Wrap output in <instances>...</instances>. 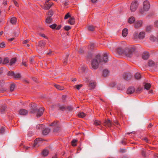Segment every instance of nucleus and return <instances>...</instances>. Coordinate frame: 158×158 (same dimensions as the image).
<instances>
[{
    "label": "nucleus",
    "mask_w": 158,
    "mask_h": 158,
    "mask_svg": "<svg viewBox=\"0 0 158 158\" xmlns=\"http://www.w3.org/2000/svg\"><path fill=\"white\" fill-rule=\"evenodd\" d=\"M108 53L106 52L103 54V56H101L98 55L95 56L91 62V66L94 69H97L99 64H103L106 63L108 60Z\"/></svg>",
    "instance_id": "nucleus-1"
},
{
    "label": "nucleus",
    "mask_w": 158,
    "mask_h": 158,
    "mask_svg": "<svg viewBox=\"0 0 158 158\" xmlns=\"http://www.w3.org/2000/svg\"><path fill=\"white\" fill-rule=\"evenodd\" d=\"M135 50L134 47H130L126 48L124 49V55L127 57H131Z\"/></svg>",
    "instance_id": "nucleus-2"
},
{
    "label": "nucleus",
    "mask_w": 158,
    "mask_h": 158,
    "mask_svg": "<svg viewBox=\"0 0 158 158\" xmlns=\"http://www.w3.org/2000/svg\"><path fill=\"white\" fill-rule=\"evenodd\" d=\"M50 126L54 127V131L57 132L60 130V127L57 121H54L50 125Z\"/></svg>",
    "instance_id": "nucleus-3"
},
{
    "label": "nucleus",
    "mask_w": 158,
    "mask_h": 158,
    "mask_svg": "<svg viewBox=\"0 0 158 158\" xmlns=\"http://www.w3.org/2000/svg\"><path fill=\"white\" fill-rule=\"evenodd\" d=\"M138 4L137 1H135L131 3L130 6V10L131 12H134L137 9Z\"/></svg>",
    "instance_id": "nucleus-4"
},
{
    "label": "nucleus",
    "mask_w": 158,
    "mask_h": 158,
    "mask_svg": "<svg viewBox=\"0 0 158 158\" xmlns=\"http://www.w3.org/2000/svg\"><path fill=\"white\" fill-rule=\"evenodd\" d=\"M37 105L35 103H33L31 105L30 112L31 114L35 113L37 112Z\"/></svg>",
    "instance_id": "nucleus-5"
},
{
    "label": "nucleus",
    "mask_w": 158,
    "mask_h": 158,
    "mask_svg": "<svg viewBox=\"0 0 158 158\" xmlns=\"http://www.w3.org/2000/svg\"><path fill=\"white\" fill-rule=\"evenodd\" d=\"M150 8L149 2L148 1H145L143 3V8L145 11H148Z\"/></svg>",
    "instance_id": "nucleus-6"
},
{
    "label": "nucleus",
    "mask_w": 158,
    "mask_h": 158,
    "mask_svg": "<svg viewBox=\"0 0 158 158\" xmlns=\"http://www.w3.org/2000/svg\"><path fill=\"white\" fill-rule=\"evenodd\" d=\"M113 123L109 119L107 120H105L104 122V125L109 127H110L113 125Z\"/></svg>",
    "instance_id": "nucleus-7"
},
{
    "label": "nucleus",
    "mask_w": 158,
    "mask_h": 158,
    "mask_svg": "<svg viewBox=\"0 0 158 158\" xmlns=\"http://www.w3.org/2000/svg\"><path fill=\"white\" fill-rule=\"evenodd\" d=\"M46 44V42L43 40H40L39 41L37 45L39 47L41 48H43Z\"/></svg>",
    "instance_id": "nucleus-8"
},
{
    "label": "nucleus",
    "mask_w": 158,
    "mask_h": 158,
    "mask_svg": "<svg viewBox=\"0 0 158 158\" xmlns=\"http://www.w3.org/2000/svg\"><path fill=\"white\" fill-rule=\"evenodd\" d=\"M44 111V109L43 107L40 108L37 112L36 115L37 117H39L41 116L43 114Z\"/></svg>",
    "instance_id": "nucleus-9"
},
{
    "label": "nucleus",
    "mask_w": 158,
    "mask_h": 158,
    "mask_svg": "<svg viewBox=\"0 0 158 158\" xmlns=\"http://www.w3.org/2000/svg\"><path fill=\"white\" fill-rule=\"evenodd\" d=\"M142 24V21L140 20L136 21L135 23V27L136 28H138L141 27Z\"/></svg>",
    "instance_id": "nucleus-10"
},
{
    "label": "nucleus",
    "mask_w": 158,
    "mask_h": 158,
    "mask_svg": "<svg viewBox=\"0 0 158 158\" xmlns=\"http://www.w3.org/2000/svg\"><path fill=\"white\" fill-rule=\"evenodd\" d=\"M40 139L38 138L36 139L34 141V143L33 146V148H36L39 146V144L40 143Z\"/></svg>",
    "instance_id": "nucleus-11"
},
{
    "label": "nucleus",
    "mask_w": 158,
    "mask_h": 158,
    "mask_svg": "<svg viewBox=\"0 0 158 158\" xmlns=\"http://www.w3.org/2000/svg\"><path fill=\"white\" fill-rule=\"evenodd\" d=\"M123 78L125 80H128L131 78V75L128 73H124L123 75Z\"/></svg>",
    "instance_id": "nucleus-12"
},
{
    "label": "nucleus",
    "mask_w": 158,
    "mask_h": 158,
    "mask_svg": "<svg viewBox=\"0 0 158 158\" xmlns=\"http://www.w3.org/2000/svg\"><path fill=\"white\" fill-rule=\"evenodd\" d=\"M135 91V89L133 87H129L127 90V93L128 94H131Z\"/></svg>",
    "instance_id": "nucleus-13"
},
{
    "label": "nucleus",
    "mask_w": 158,
    "mask_h": 158,
    "mask_svg": "<svg viewBox=\"0 0 158 158\" xmlns=\"http://www.w3.org/2000/svg\"><path fill=\"white\" fill-rule=\"evenodd\" d=\"M27 110L23 109H21L19 111V114L20 115H25L27 114Z\"/></svg>",
    "instance_id": "nucleus-14"
},
{
    "label": "nucleus",
    "mask_w": 158,
    "mask_h": 158,
    "mask_svg": "<svg viewBox=\"0 0 158 158\" xmlns=\"http://www.w3.org/2000/svg\"><path fill=\"white\" fill-rule=\"evenodd\" d=\"M145 33L142 31L140 32L138 34V38L140 40L143 39L145 37Z\"/></svg>",
    "instance_id": "nucleus-15"
},
{
    "label": "nucleus",
    "mask_w": 158,
    "mask_h": 158,
    "mask_svg": "<svg viewBox=\"0 0 158 158\" xmlns=\"http://www.w3.org/2000/svg\"><path fill=\"white\" fill-rule=\"evenodd\" d=\"M149 56V53L148 52H144L143 54L142 58L144 60H147Z\"/></svg>",
    "instance_id": "nucleus-16"
},
{
    "label": "nucleus",
    "mask_w": 158,
    "mask_h": 158,
    "mask_svg": "<svg viewBox=\"0 0 158 158\" xmlns=\"http://www.w3.org/2000/svg\"><path fill=\"white\" fill-rule=\"evenodd\" d=\"M89 87L91 88V89H94L96 83L93 81H90L89 82Z\"/></svg>",
    "instance_id": "nucleus-17"
},
{
    "label": "nucleus",
    "mask_w": 158,
    "mask_h": 158,
    "mask_svg": "<svg viewBox=\"0 0 158 158\" xmlns=\"http://www.w3.org/2000/svg\"><path fill=\"white\" fill-rule=\"evenodd\" d=\"M47 3L46 2H45L44 3V5L45 6L46 10H48L50 8L53 3L51 2H49L48 4H47Z\"/></svg>",
    "instance_id": "nucleus-18"
},
{
    "label": "nucleus",
    "mask_w": 158,
    "mask_h": 158,
    "mask_svg": "<svg viewBox=\"0 0 158 158\" xmlns=\"http://www.w3.org/2000/svg\"><path fill=\"white\" fill-rule=\"evenodd\" d=\"M117 52L120 55H124V50L121 48H118L117 49Z\"/></svg>",
    "instance_id": "nucleus-19"
},
{
    "label": "nucleus",
    "mask_w": 158,
    "mask_h": 158,
    "mask_svg": "<svg viewBox=\"0 0 158 158\" xmlns=\"http://www.w3.org/2000/svg\"><path fill=\"white\" fill-rule=\"evenodd\" d=\"M128 33V30L126 28H125L123 30L122 32V35L123 37H126Z\"/></svg>",
    "instance_id": "nucleus-20"
},
{
    "label": "nucleus",
    "mask_w": 158,
    "mask_h": 158,
    "mask_svg": "<svg viewBox=\"0 0 158 158\" xmlns=\"http://www.w3.org/2000/svg\"><path fill=\"white\" fill-rule=\"evenodd\" d=\"M109 74V71L108 70L106 69H104L103 71L102 75L104 77L107 76Z\"/></svg>",
    "instance_id": "nucleus-21"
},
{
    "label": "nucleus",
    "mask_w": 158,
    "mask_h": 158,
    "mask_svg": "<svg viewBox=\"0 0 158 158\" xmlns=\"http://www.w3.org/2000/svg\"><path fill=\"white\" fill-rule=\"evenodd\" d=\"M50 131V129L48 128H45L42 132L43 135H47Z\"/></svg>",
    "instance_id": "nucleus-22"
},
{
    "label": "nucleus",
    "mask_w": 158,
    "mask_h": 158,
    "mask_svg": "<svg viewBox=\"0 0 158 158\" xmlns=\"http://www.w3.org/2000/svg\"><path fill=\"white\" fill-rule=\"evenodd\" d=\"M135 21V18L133 17H130L128 19V22L130 24H132Z\"/></svg>",
    "instance_id": "nucleus-23"
},
{
    "label": "nucleus",
    "mask_w": 158,
    "mask_h": 158,
    "mask_svg": "<svg viewBox=\"0 0 158 158\" xmlns=\"http://www.w3.org/2000/svg\"><path fill=\"white\" fill-rule=\"evenodd\" d=\"M42 154L43 156H46L48 154V151L47 150L44 149L43 150Z\"/></svg>",
    "instance_id": "nucleus-24"
},
{
    "label": "nucleus",
    "mask_w": 158,
    "mask_h": 158,
    "mask_svg": "<svg viewBox=\"0 0 158 158\" xmlns=\"http://www.w3.org/2000/svg\"><path fill=\"white\" fill-rule=\"evenodd\" d=\"M55 86L59 90H62L64 89V87L63 86H60L57 85H55Z\"/></svg>",
    "instance_id": "nucleus-25"
},
{
    "label": "nucleus",
    "mask_w": 158,
    "mask_h": 158,
    "mask_svg": "<svg viewBox=\"0 0 158 158\" xmlns=\"http://www.w3.org/2000/svg\"><path fill=\"white\" fill-rule=\"evenodd\" d=\"M135 79L139 80L141 78V75L140 73H136L135 75Z\"/></svg>",
    "instance_id": "nucleus-26"
},
{
    "label": "nucleus",
    "mask_w": 158,
    "mask_h": 158,
    "mask_svg": "<svg viewBox=\"0 0 158 158\" xmlns=\"http://www.w3.org/2000/svg\"><path fill=\"white\" fill-rule=\"evenodd\" d=\"M86 115L85 113L83 112H80L78 114V116L80 118H83Z\"/></svg>",
    "instance_id": "nucleus-27"
},
{
    "label": "nucleus",
    "mask_w": 158,
    "mask_h": 158,
    "mask_svg": "<svg viewBox=\"0 0 158 158\" xmlns=\"http://www.w3.org/2000/svg\"><path fill=\"white\" fill-rule=\"evenodd\" d=\"M16 18L13 17L11 18L10 19V22L12 24H15L16 22Z\"/></svg>",
    "instance_id": "nucleus-28"
},
{
    "label": "nucleus",
    "mask_w": 158,
    "mask_h": 158,
    "mask_svg": "<svg viewBox=\"0 0 158 158\" xmlns=\"http://www.w3.org/2000/svg\"><path fill=\"white\" fill-rule=\"evenodd\" d=\"M69 23L71 25L74 24L75 23L74 18L73 17L70 18L69 21Z\"/></svg>",
    "instance_id": "nucleus-29"
},
{
    "label": "nucleus",
    "mask_w": 158,
    "mask_h": 158,
    "mask_svg": "<svg viewBox=\"0 0 158 158\" xmlns=\"http://www.w3.org/2000/svg\"><path fill=\"white\" fill-rule=\"evenodd\" d=\"M16 59L15 58H12L10 60V64L12 65L14 64L16 61Z\"/></svg>",
    "instance_id": "nucleus-30"
},
{
    "label": "nucleus",
    "mask_w": 158,
    "mask_h": 158,
    "mask_svg": "<svg viewBox=\"0 0 158 158\" xmlns=\"http://www.w3.org/2000/svg\"><path fill=\"white\" fill-rule=\"evenodd\" d=\"M69 56V54L68 53H67L65 56L64 59V64L65 65L67 63V59L68 58Z\"/></svg>",
    "instance_id": "nucleus-31"
},
{
    "label": "nucleus",
    "mask_w": 158,
    "mask_h": 158,
    "mask_svg": "<svg viewBox=\"0 0 158 158\" xmlns=\"http://www.w3.org/2000/svg\"><path fill=\"white\" fill-rule=\"evenodd\" d=\"M133 38L135 40L138 38V34L137 32H134L133 35Z\"/></svg>",
    "instance_id": "nucleus-32"
},
{
    "label": "nucleus",
    "mask_w": 158,
    "mask_h": 158,
    "mask_svg": "<svg viewBox=\"0 0 158 158\" xmlns=\"http://www.w3.org/2000/svg\"><path fill=\"white\" fill-rule=\"evenodd\" d=\"M46 22L48 23H52V19L50 17H48L46 20Z\"/></svg>",
    "instance_id": "nucleus-33"
},
{
    "label": "nucleus",
    "mask_w": 158,
    "mask_h": 158,
    "mask_svg": "<svg viewBox=\"0 0 158 158\" xmlns=\"http://www.w3.org/2000/svg\"><path fill=\"white\" fill-rule=\"evenodd\" d=\"M59 109L60 110L63 111L64 110H65L66 108V106H65L63 105H59L58 106Z\"/></svg>",
    "instance_id": "nucleus-34"
},
{
    "label": "nucleus",
    "mask_w": 158,
    "mask_h": 158,
    "mask_svg": "<svg viewBox=\"0 0 158 158\" xmlns=\"http://www.w3.org/2000/svg\"><path fill=\"white\" fill-rule=\"evenodd\" d=\"M151 87V85L148 83H147L144 85V88L147 90H148Z\"/></svg>",
    "instance_id": "nucleus-35"
},
{
    "label": "nucleus",
    "mask_w": 158,
    "mask_h": 158,
    "mask_svg": "<svg viewBox=\"0 0 158 158\" xmlns=\"http://www.w3.org/2000/svg\"><path fill=\"white\" fill-rule=\"evenodd\" d=\"M148 64L149 66L151 67L154 65V62L152 60H149Z\"/></svg>",
    "instance_id": "nucleus-36"
},
{
    "label": "nucleus",
    "mask_w": 158,
    "mask_h": 158,
    "mask_svg": "<svg viewBox=\"0 0 158 158\" xmlns=\"http://www.w3.org/2000/svg\"><path fill=\"white\" fill-rule=\"evenodd\" d=\"M6 109V106H2L0 109V112L2 114L4 113Z\"/></svg>",
    "instance_id": "nucleus-37"
},
{
    "label": "nucleus",
    "mask_w": 158,
    "mask_h": 158,
    "mask_svg": "<svg viewBox=\"0 0 158 158\" xmlns=\"http://www.w3.org/2000/svg\"><path fill=\"white\" fill-rule=\"evenodd\" d=\"M86 68L85 66L82 65L81 66L80 68V70H81V72H85Z\"/></svg>",
    "instance_id": "nucleus-38"
},
{
    "label": "nucleus",
    "mask_w": 158,
    "mask_h": 158,
    "mask_svg": "<svg viewBox=\"0 0 158 158\" xmlns=\"http://www.w3.org/2000/svg\"><path fill=\"white\" fill-rule=\"evenodd\" d=\"M77 140L76 139H73L71 142L72 145L73 146H76L77 144L76 143L77 142Z\"/></svg>",
    "instance_id": "nucleus-39"
},
{
    "label": "nucleus",
    "mask_w": 158,
    "mask_h": 158,
    "mask_svg": "<svg viewBox=\"0 0 158 158\" xmlns=\"http://www.w3.org/2000/svg\"><path fill=\"white\" fill-rule=\"evenodd\" d=\"M101 123V122L99 120H96L94 121V124L96 126L100 125Z\"/></svg>",
    "instance_id": "nucleus-40"
},
{
    "label": "nucleus",
    "mask_w": 158,
    "mask_h": 158,
    "mask_svg": "<svg viewBox=\"0 0 158 158\" xmlns=\"http://www.w3.org/2000/svg\"><path fill=\"white\" fill-rule=\"evenodd\" d=\"M150 40L153 42H154L156 40V38L153 35H151L150 38Z\"/></svg>",
    "instance_id": "nucleus-41"
},
{
    "label": "nucleus",
    "mask_w": 158,
    "mask_h": 158,
    "mask_svg": "<svg viewBox=\"0 0 158 158\" xmlns=\"http://www.w3.org/2000/svg\"><path fill=\"white\" fill-rule=\"evenodd\" d=\"M9 62V60L8 58L7 57H6L4 58L3 61L2 63L3 64H5L8 63Z\"/></svg>",
    "instance_id": "nucleus-42"
},
{
    "label": "nucleus",
    "mask_w": 158,
    "mask_h": 158,
    "mask_svg": "<svg viewBox=\"0 0 158 158\" xmlns=\"http://www.w3.org/2000/svg\"><path fill=\"white\" fill-rule=\"evenodd\" d=\"M73 110V108L71 106H66V108L65 110L71 111L72 110Z\"/></svg>",
    "instance_id": "nucleus-43"
},
{
    "label": "nucleus",
    "mask_w": 158,
    "mask_h": 158,
    "mask_svg": "<svg viewBox=\"0 0 158 158\" xmlns=\"http://www.w3.org/2000/svg\"><path fill=\"white\" fill-rule=\"evenodd\" d=\"M88 29L89 30L91 31H94V28L93 26L92 25H90L88 27Z\"/></svg>",
    "instance_id": "nucleus-44"
},
{
    "label": "nucleus",
    "mask_w": 158,
    "mask_h": 158,
    "mask_svg": "<svg viewBox=\"0 0 158 158\" xmlns=\"http://www.w3.org/2000/svg\"><path fill=\"white\" fill-rule=\"evenodd\" d=\"M14 76L15 78H19L21 77V76L19 73L14 74Z\"/></svg>",
    "instance_id": "nucleus-45"
},
{
    "label": "nucleus",
    "mask_w": 158,
    "mask_h": 158,
    "mask_svg": "<svg viewBox=\"0 0 158 158\" xmlns=\"http://www.w3.org/2000/svg\"><path fill=\"white\" fill-rule=\"evenodd\" d=\"M15 86V84H11L10 86V90L11 91H13L14 89Z\"/></svg>",
    "instance_id": "nucleus-46"
},
{
    "label": "nucleus",
    "mask_w": 158,
    "mask_h": 158,
    "mask_svg": "<svg viewBox=\"0 0 158 158\" xmlns=\"http://www.w3.org/2000/svg\"><path fill=\"white\" fill-rule=\"evenodd\" d=\"M82 86V85L81 84L78 85L74 86V87L76 88L77 90H79Z\"/></svg>",
    "instance_id": "nucleus-47"
},
{
    "label": "nucleus",
    "mask_w": 158,
    "mask_h": 158,
    "mask_svg": "<svg viewBox=\"0 0 158 158\" xmlns=\"http://www.w3.org/2000/svg\"><path fill=\"white\" fill-rule=\"evenodd\" d=\"M15 73L13 72H8L7 75L8 76H14Z\"/></svg>",
    "instance_id": "nucleus-48"
},
{
    "label": "nucleus",
    "mask_w": 158,
    "mask_h": 158,
    "mask_svg": "<svg viewBox=\"0 0 158 158\" xmlns=\"http://www.w3.org/2000/svg\"><path fill=\"white\" fill-rule=\"evenodd\" d=\"M71 28V27L69 26H65L64 27V29L66 31H68Z\"/></svg>",
    "instance_id": "nucleus-49"
},
{
    "label": "nucleus",
    "mask_w": 158,
    "mask_h": 158,
    "mask_svg": "<svg viewBox=\"0 0 158 158\" xmlns=\"http://www.w3.org/2000/svg\"><path fill=\"white\" fill-rule=\"evenodd\" d=\"M49 17L51 18V16L53 15V12L52 10H50L48 13Z\"/></svg>",
    "instance_id": "nucleus-50"
},
{
    "label": "nucleus",
    "mask_w": 158,
    "mask_h": 158,
    "mask_svg": "<svg viewBox=\"0 0 158 158\" xmlns=\"http://www.w3.org/2000/svg\"><path fill=\"white\" fill-rule=\"evenodd\" d=\"M56 26V25L55 24H54L50 26V27L52 29H54L55 28Z\"/></svg>",
    "instance_id": "nucleus-51"
},
{
    "label": "nucleus",
    "mask_w": 158,
    "mask_h": 158,
    "mask_svg": "<svg viewBox=\"0 0 158 158\" xmlns=\"http://www.w3.org/2000/svg\"><path fill=\"white\" fill-rule=\"evenodd\" d=\"M34 57H31L30 58V63L31 64H32L34 62Z\"/></svg>",
    "instance_id": "nucleus-52"
},
{
    "label": "nucleus",
    "mask_w": 158,
    "mask_h": 158,
    "mask_svg": "<svg viewBox=\"0 0 158 158\" xmlns=\"http://www.w3.org/2000/svg\"><path fill=\"white\" fill-rule=\"evenodd\" d=\"M5 44L4 42H2L0 44V47L1 48H3L5 47Z\"/></svg>",
    "instance_id": "nucleus-53"
},
{
    "label": "nucleus",
    "mask_w": 158,
    "mask_h": 158,
    "mask_svg": "<svg viewBox=\"0 0 158 158\" xmlns=\"http://www.w3.org/2000/svg\"><path fill=\"white\" fill-rule=\"evenodd\" d=\"M114 123H113V124L116 127H118V126L119 125V124L118 123V122L116 121H114Z\"/></svg>",
    "instance_id": "nucleus-54"
},
{
    "label": "nucleus",
    "mask_w": 158,
    "mask_h": 158,
    "mask_svg": "<svg viewBox=\"0 0 158 158\" xmlns=\"http://www.w3.org/2000/svg\"><path fill=\"white\" fill-rule=\"evenodd\" d=\"M70 17V15L69 14V13H68L64 17V19H67L68 18Z\"/></svg>",
    "instance_id": "nucleus-55"
},
{
    "label": "nucleus",
    "mask_w": 158,
    "mask_h": 158,
    "mask_svg": "<svg viewBox=\"0 0 158 158\" xmlns=\"http://www.w3.org/2000/svg\"><path fill=\"white\" fill-rule=\"evenodd\" d=\"M151 26H148L146 27L147 31H150L151 29Z\"/></svg>",
    "instance_id": "nucleus-56"
},
{
    "label": "nucleus",
    "mask_w": 158,
    "mask_h": 158,
    "mask_svg": "<svg viewBox=\"0 0 158 158\" xmlns=\"http://www.w3.org/2000/svg\"><path fill=\"white\" fill-rule=\"evenodd\" d=\"M4 83V81L3 80H2L0 81V86H2Z\"/></svg>",
    "instance_id": "nucleus-57"
},
{
    "label": "nucleus",
    "mask_w": 158,
    "mask_h": 158,
    "mask_svg": "<svg viewBox=\"0 0 158 158\" xmlns=\"http://www.w3.org/2000/svg\"><path fill=\"white\" fill-rule=\"evenodd\" d=\"M44 127V125L42 124L38 125L36 126L37 128L40 129V128H43Z\"/></svg>",
    "instance_id": "nucleus-58"
},
{
    "label": "nucleus",
    "mask_w": 158,
    "mask_h": 158,
    "mask_svg": "<svg viewBox=\"0 0 158 158\" xmlns=\"http://www.w3.org/2000/svg\"><path fill=\"white\" fill-rule=\"evenodd\" d=\"M4 132V129L3 127H1L0 129V133H3Z\"/></svg>",
    "instance_id": "nucleus-59"
},
{
    "label": "nucleus",
    "mask_w": 158,
    "mask_h": 158,
    "mask_svg": "<svg viewBox=\"0 0 158 158\" xmlns=\"http://www.w3.org/2000/svg\"><path fill=\"white\" fill-rule=\"evenodd\" d=\"M154 25L155 27H158V20H156L155 22Z\"/></svg>",
    "instance_id": "nucleus-60"
},
{
    "label": "nucleus",
    "mask_w": 158,
    "mask_h": 158,
    "mask_svg": "<svg viewBox=\"0 0 158 158\" xmlns=\"http://www.w3.org/2000/svg\"><path fill=\"white\" fill-rule=\"evenodd\" d=\"M92 55L91 53H89L87 55V57L89 58H90L91 57Z\"/></svg>",
    "instance_id": "nucleus-61"
},
{
    "label": "nucleus",
    "mask_w": 158,
    "mask_h": 158,
    "mask_svg": "<svg viewBox=\"0 0 158 158\" xmlns=\"http://www.w3.org/2000/svg\"><path fill=\"white\" fill-rule=\"evenodd\" d=\"M84 52V50L82 48H80L79 51V52L80 54L83 53Z\"/></svg>",
    "instance_id": "nucleus-62"
},
{
    "label": "nucleus",
    "mask_w": 158,
    "mask_h": 158,
    "mask_svg": "<svg viewBox=\"0 0 158 158\" xmlns=\"http://www.w3.org/2000/svg\"><path fill=\"white\" fill-rule=\"evenodd\" d=\"M145 11L144 10V9L143 8V9H141L140 10V13L141 14H144V12Z\"/></svg>",
    "instance_id": "nucleus-63"
},
{
    "label": "nucleus",
    "mask_w": 158,
    "mask_h": 158,
    "mask_svg": "<svg viewBox=\"0 0 158 158\" xmlns=\"http://www.w3.org/2000/svg\"><path fill=\"white\" fill-rule=\"evenodd\" d=\"M33 134V133L31 132H29L28 134V136L31 137Z\"/></svg>",
    "instance_id": "nucleus-64"
}]
</instances>
